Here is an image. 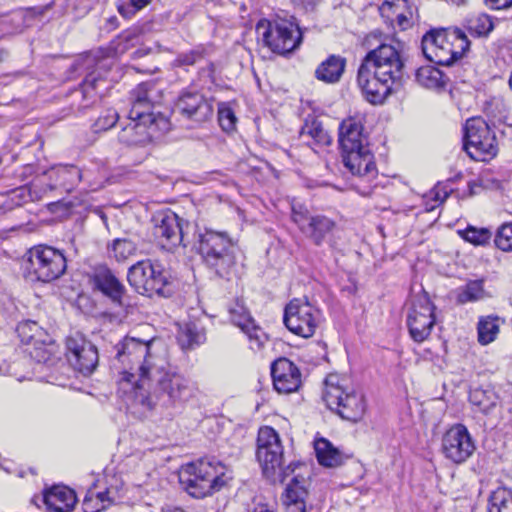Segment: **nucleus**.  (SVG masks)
<instances>
[{"label":"nucleus","instance_id":"15","mask_svg":"<svg viewBox=\"0 0 512 512\" xmlns=\"http://www.w3.org/2000/svg\"><path fill=\"white\" fill-rule=\"evenodd\" d=\"M296 472L290 474V481L281 497L286 512H306L310 486V467L306 463H298Z\"/></svg>","mask_w":512,"mask_h":512},{"label":"nucleus","instance_id":"35","mask_svg":"<svg viewBox=\"0 0 512 512\" xmlns=\"http://www.w3.org/2000/svg\"><path fill=\"white\" fill-rule=\"evenodd\" d=\"M488 296V293L484 289L483 280H471L459 288L456 301L459 304H465L483 300Z\"/></svg>","mask_w":512,"mask_h":512},{"label":"nucleus","instance_id":"58","mask_svg":"<svg viewBox=\"0 0 512 512\" xmlns=\"http://www.w3.org/2000/svg\"><path fill=\"white\" fill-rule=\"evenodd\" d=\"M446 197H447V193H445L444 197H440L438 192H436L435 195H434V199L436 201H439L440 203H442L445 200Z\"/></svg>","mask_w":512,"mask_h":512},{"label":"nucleus","instance_id":"31","mask_svg":"<svg viewBox=\"0 0 512 512\" xmlns=\"http://www.w3.org/2000/svg\"><path fill=\"white\" fill-rule=\"evenodd\" d=\"M16 331L21 342L26 345L46 344L50 341L48 333L32 320L20 322Z\"/></svg>","mask_w":512,"mask_h":512},{"label":"nucleus","instance_id":"40","mask_svg":"<svg viewBox=\"0 0 512 512\" xmlns=\"http://www.w3.org/2000/svg\"><path fill=\"white\" fill-rule=\"evenodd\" d=\"M110 251L116 261L124 262L136 254L137 244L131 239L117 238L113 240Z\"/></svg>","mask_w":512,"mask_h":512},{"label":"nucleus","instance_id":"11","mask_svg":"<svg viewBox=\"0 0 512 512\" xmlns=\"http://www.w3.org/2000/svg\"><path fill=\"white\" fill-rule=\"evenodd\" d=\"M463 148L476 161H487L497 155L498 145L495 133L481 118H471L464 128Z\"/></svg>","mask_w":512,"mask_h":512},{"label":"nucleus","instance_id":"21","mask_svg":"<svg viewBox=\"0 0 512 512\" xmlns=\"http://www.w3.org/2000/svg\"><path fill=\"white\" fill-rule=\"evenodd\" d=\"M176 107L182 115L198 123L209 120L213 115L211 102L197 91L183 92Z\"/></svg>","mask_w":512,"mask_h":512},{"label":"nucleus","instance_id":"33","mask_svg":"<svg viewBox=\"0 0 512 512\" xmlns=\"http://www.w3.org/2000/svg\"><path fill=\"white\" fill-rule=\"evenodd\" d=\"M177 340L182 349H193L206 340L203 328L195 323H186L178 331Z\"/></svg>","mask_w":512,"mask_h":512},{"label":"nucleus","instance_id":"55","mask_svg":"<svg viewBox=\"0 0 512 512\" xmlns=\"http://www.w3.org/2000/svg\"><path fill=\"white\" fill-rule=\"evenodd\" d=\"M138 38V32L136 30H129L123 33L122 39L127 43H134V41Z\"/></svg>","mask_w":512,"mask_h":512},{"label":"nucleus","instance_id":"5","mask_svg":"<svg viewBox=\"0 0 512 512\" xmlns=\"http://www.w3.org/2000/svg\"><path fill=\"white\" fill-rule=\"evenodd\" d=\"M422 52L426 59L442 66H450L469 49L470 42L460 29L432 30L422 37Z\"/></svg>","mask_w":512,"mask_h":512},{"label":"nucleus","instance_id":"14","mask_svg":"<svg viewBox=\"0 0 512 512\" xmlns=\"http://www.w3.org/2000/svg\"><path fill=\"white\" fill-rule=\"evenodd\" d=\"M442 453L455 464L466 462L475 452L476 445L467 427L452 425L442 436Z\"/></svg>","mask_w":512,"mask_h":512},{"label":"nucleus","instance_id":"27","mask_svg":"<svg viewBox=\"0 0 512 512\" xmlns=\"http://www.w3.org/2000/svg\"><path fill=\"white\" fill-rule=\"evenodd\" d=\"M93 285L114 303L122 305L125 287L106 267L97 269L92 277Z\"/></svg>","mask_w":512,"mask_h":512},{"label":"nucleus","instance_id":"56","mask_svg":"<svg viewBox=\"0 0 512 512\" xmlns=\"http://www.w3.org/2000/svg\"><path fill=\"white\" fill-rule=\"evenodd\" d=\"M162 512H186L179 507L166 506L162 508Z\"/></svg>","mask_w":512,"mask_h":512},{"label":"nucleus","instance_id":"32","mask_svg":"<svg viewBox=\"0 0 512 512\" xmlns=\"http://www.w3.org/2000/svg\"><path fill=\"white\" fill-rule=\"evenodd\" d=\"M469 401L473 406L478 407L479 411L488 414L496 407L498 396L489 386L476 387L470 390Z\"/></svg>","mask_w":512,"mask_h":512},{"label":"nucleus","instance_id":"29","mask_svg":"<svg viewBox=\"0 0 512 512\" xmlns=\"http://www.w3.org/2000/svg\"><path fill=\"white\" fill-rule=\"evenodd\" d=\"M314 449L319 464L324 467L335 468L341 466L347 459L344 453L325 438L315 440Z\"/></svg>","mask_w":512,"mask_h":512},{"label":"nucleus","instance_id":"12","mask_svg":"<svg viewBox=\"0 0 512 512\" xmlns=\"http://www.w3.org/2000/svg\"><path fill=\"white\" fill-rule=\"evenodd\" d=\"M321 312L307 299H292L285 307L283 322L297 336L310 338L320 323Z\"/></svg>","mask_w":512,"mask_h":512},{"label":"nucleus","instance_id":"39","mask_svg":"<svg viewBox=\"0 0 512 512\" xmlns=\"http://www.w3.org/2000/svg\"><path fill=\"white\" fill-rule=\"evenodd\" d=\"M493 28V21L487 14L479 13L467 19V29L472 36L486 37Z\"/></svg>","mask_w":512,"mask_h":512},{"label":"nucleus","instance_id":"61","mask_svg":"<svg viewBox=\"0 0 512 512\" xmlns=\"http://www.w3.org/2000/svg\"><path fill=\"white\" fill-rule=\"evenodd\" d=\"M2 163V157L0 156V164Z\"/></svg>","mask_w":512,"mask_h":512},{"label":"nucleus","instance_id":"24","mask_svg":"<svg viewBox=\"0 0 512 512\" xmlns=\"http://www.w3.org/2000/svg\"><path fill=\"white\" fill-rule=\"evenodd\" d=\"M341 152L369 147L368 136L364 134L363 118L353 116L343 120L339 127Z\"/></svg>","mask_w":512,"mask_h":512},{"label":"nucleus","instance_id":"45","mask_svg":"<svg viewBox=\"0 0 512 512\" xmlns=\"http://www.w3.org/2000/svg\"><path fill=\"white\" fill-rule=\"evenodd\" d=\"M206 49L202 46H198L188 52L181 53L175 59V65L177 66H191L202 60L205 56Z\"/></svg>","mask_w":512,"mask_h":512},{"label":"nucleus","instance_id":"25","mask_svg":"<svg viewBox=\"0 0 512 512\" xmlns=\"http://www.w3.org/2000/svg\"><path fill=\"white\" fill-rule=\"evenodd\" d=\"M344 166L351 174L359 177L374 178L377 168L370 147L341 152Z\"/></svg>","mask_w":512,"mask_h":512},{"label":"nucleus","instance_id":"57","mask_svg":"<svg viewBox=\"0 0 512 512\" xmlns=\"http://www.w3.org/2000/svg\"><path fill=\"white\" fill-rule=\"evenodd\" d=\"M8 51L2 47H0V63L5 61L8 57Z\"/></svg>","mask_w":512,"mask_h":512},{"label":"nucleus","instance_id":"16","mask_svg":"<svg viewBox=\"0 0 512 512\" xmlns=\"http://www.w3.org/2000/svg\"><path fill=\"white\" fill-rule=\"evenodd\" d=\"M435 324L434 306L426 295L416 297L407 315L411 338L418 343L425 341Z\"/></svg>","mask_w":512,"mask_h":512},{"label":"nucleus","instance_id":"34","mask_svg":"<svg viewBox=\"0 0 512 512\" xmlns=\"http://www.w3.org/2000/svg\"><path fill=\"white\" fill-rule=\"evenodd\" d=\"M415 78L419 85L427 89H441L446 84L443 73L438 68L431 65L417 69Z\"/></svg>","mask_w":512,"mask_h":512},{"label":"nucleus","instance_id":"8","mask_svg":"<svg viewBox=\"0 0 512 512\" xmlns=\"http://www.w3.org/2000/svg\"><path fill=\"white\" fill-rule=\"evenodd\" d=\"M257 33L271 51L286 54L295 50L302 42V32L299 26L286 19L273 22L262 19L256 26Z\"/></svg>","mask_w":512,"mask_h":512},{"label":"nucleus","instance_id":"28","mask_svg":"<svg viewBox=\"0 0 512 512\" xmlns=\"http://www.w3.org/2000/svg\"><path fill=\"white\" fill-rule=\"evenodd\" d=\"M47 508L54 512H71L77 502L75 492L67 486L55 485L43 495Z\"/></svg>","mask_w":512,"mask_h":512},{"label":"nucleus","instance_id":"60","mask_svg":"<svg viewBox=\"0 0 512 512\" xmlns=\"http://www.w3.org/2000/svg\"><path fill=\"white\" fill-rule=\"evenodd\" d=\"M509 86H510V89L512 90V72H511V75L509 78Z\"/></svg>","mask_w":512,"mask_h":512},{"label":"nucleus","instance_id":"17","mask_svg":"<svg viewBox=\"0 0 512 512\" xmlns=\"http://www.w3.org/2000/svg\"><path fill=\"white\" fill-rule=\"evenodd\" d=\"M292 219L305 237L318 247L328 241L336 227V222L325 215H311L296 209H293Z\"/></svg>","mask_w":512,"mask_h":512},{"label":"nucleus","instance_id":"20","mask_svg":"<svg viewBox=\"0 0 512 512\" xmlns=\"http://www.w3.org/2000/svg\"><path fill=\"white\" fill-rule=\"evenodd\" d=\"M271 376L275 390L281 394L297 391L302 383L299 368L284 357L278 358L271 364Z\"/></svg>","mask_w":512,"mask_h":512},{"label":"nucleus","instance_id":"2","mask_svg":"<svg viewBox=\"0 0 512 512\" xmlns=\"http://www.w3.org/2000/svg\"><path fill=\"white\" fill-rule=\"evenodd\" d=\"M404 61L401 43H382L370 50L358 69L357 83L365 98L372 104H381L400 85Z\"/></svg>","mask_w":512,"mask_h":512},{"label":"nucleus","instance_id":"1","mask_svg":"<svg viewBox=\"0 0 512 512\" xmlns=\"http://www.w3.org/2000/svg\"><path fill=\"white\" fill-rule=\"evenodd\" d=\"M152 345L153 340L125 337L115 346V359L123 375L120 383L130 385L135 401L149 410L157 405L171 407L191 394L188 380L165 370L153 353Z\"/></svg>","mask_w":512,"mask_h":512},{"label":"nucleus","instance_id":"9","mask_svg":"<svg viewBox=\"0 0 512 512\" xmlns=\"http://www.w3.org/2000/svg\"><path fill=\"white\" fill-rule=\"evenodd\" d=\"M66 268V257L58 249L39 245L29 250L27 271L32 280L49 283L60 278Z\"/></svg>","mask_w":512,"mask_h":512},{"label":"nucleus","instance_id":"52","mask_svg":"<svg viewBox=\"0 0 512 512\" xmlns=\"http://www.w3.org/2000/svg\"><path fill=\"white\" fill-rule=\"evenodd\" d=\"M95 63V58L90 55V54H87V55H83L81 57H79L76 62H75V65H76V68L77 69H88L90 68L92 65H94Z\"/></svg>","mask_w":512,"mask_h":512},{"label":"nucleus","instance_id":"44","mask_svg":"<svg viewBox=\"0 0 512 512\" xmlns=\"http://www.w3.org/2000/svg\"><path fill=\"white\" fill-rule=\"evenodd\" d=\"M462 236L466 241L474 245H483L490 240L492 234L488 229H477L469 226L462 232Z\"/></svg>","mask_w":512,"mask_h":512},{"label":"nucleus","instance_id":"54","mask_svg":"<svg viewBox=\"0 0 512 512\" xmlns=\"http://www.w3.org/2000/svg\"><path fill=\"white\" fill-rule=\"evenodd\" d=\"M109 491L99 492L97 494H94L95 502L98 503V505L106 504L107 506L110 504V499L108 498Z\"/></svg>","mask_w":512,"mask_h":512},{"label":"nucleus","instance_id":"48","mask_svg":"<svg viewBox=\"0 0 512 512\" xmlns=\"http://www.w3.org/2000/svg\"><path fill=\"white\" fill-rule=\"evenodd\" d=\"M219 124L224 131H232L235 128L236 117L233 110L226 104H221L218 109Z\"/></svg>","mask_w":512,"mask_h":512},{"label":"nucleus","instance_id":"50","mask_svg":"<svg viewBox=\"0 0 512 512\" xmlns=\"http://www.w3.org/2000/svg\"><path fill=\"white\" fill-rule=\"evenodd\" d=\"M151 0H129V3H121L117 6V10L120 15L124 18H131L137 11H140L148 4Z\"/></svg>","mask_w":512,"mask_h":512},{"label":"nucleus","instance_id":"37","mask_svg":"<svg viewBox=\"0 0 512 512\" xmlns=\"http://www.w3.org/2000/svg\"><path fill=\"white\" fill-rule=\"evenodd\" d=\"M488 512H512V490L499 487L489 496Z\"/></svg>","mask_w":512,"mask_h":512},{"label":"nucleus","instance_id":"36","mask_svg":"<svg viewBox=\"0 0 512 512\" xmlns=\"http://www.w3.org/2000/svg\"><path fill=\"white\" fill-rule=\"evenodd\" d=\"M500 319L497 316H485L479 319L477 325L478 341L482 345H487L493 342L500 329Z\"/></svg>","mask_w":512,"mask_h":512},{"label":"nucleus","instance_id":"43","mask_svg":"<svg viewBox=\"0 0 512 512\" xmlns=\"http://www.w3.org/2000/svg\"><path fill=\"white\" fill-rule=\"evenodd\" d=\"M100 81L102 80L96 76L94 72L89 73L85 77L80 85V92L83 96V99L90 100L91 102H94L97 99L98 93L96 91V87Z\"/></svg>","mask_w":512,"mask_h":512},{"label":"nucleus","instance_id":"42","mask_svg":"<svg viewBox=\"0 0 512 512\" xmlns=\"http://www.w3.org/2000/svg\"><path fill=\"white\" fill-rule=\"evenodd\" d=\"M39 197L36 195V193L32 192L31 187L29 186H21L11 192V195L6 200L7 208H11L9 202H12L13 204L20 206L23 203H26L28 201H34L38 199Z\"/></svg>","mask_w":512,"mask_h":512},{"label":"nucleus","instance_id":"7","mask_svg":"<svg viewBox=\"0 0 512 512\" xmlns=\"http://www.w3.org/2000/svg\"><path fill=\"white\" fill-rule=\"evenodd\" d=\"M323 400L327 407L335 411L342 419L357 422L366 411L364 396L353 389H347L339 384L336 375H330L325 380Z\"/></svg>","mask_w":512,"mask_h":512},{"label":"nucleus","instance_id":"38","mask_svg":"<svg viewBox=\"0 0 512 512\" xmlns=\"http://www.w3.org/2000/svg\"><path fill=\"white\" fill-rule=\"evenodd\" d=\"M388 7L396 14L397 24L402 30L411 27V6L408 0H386L383 3V8Z\"/></svg>","mask_w":512,"mask_h":512},{"label":"nucleus","instance_id":"30","mask_svg":"<svg viewBox=\"0 0 512 512\" xmlns=\"http://www.w3.org/2000/svg\"><path fill=\"white\" fill-rule=\"evenodd\" d=\"M345 66V58L339 55H330L317 67L315 76L325 83H336L340 80Z\"/></svg>","mask_w":512,"mask_h":512},{"label":"nucleus","instance_id":"26","mask_svg":"<svg viewBox=\"0 0 512 512\" xmlns=\"http://www.w3.org/2000/svg\"><path fill=\"white\" fill-rule=\"evenodd\" d=\"M129 118V123L122 128L119 133L120 142L126 145H141L149 142L155 131H166L167 129H160L159 126L153 125L151 127L149 120L143 118Z\"/></svg>","mask_w":512,"mask_h":512},{"label":"nucleus","instance_id":"13","mask_svg":"<svg viewBox=\"0 0 512 512\" xmlns=\"http://www.w3.org/2000/svg\"><path fill=\"white\" fill-rule=\"evenodd\" d=\"M66 357L74 370L84 376L91 375L99 363L97 347L80 333L67 337Z\"/></svg>","mask_w":512,"mask_h":512},{"label":"nucleus","instance_id":"4","mask_svg":"<svg viewBox=\"0 0 512 512\" xmlns=\"http://www.w3.org/2000/svg\"><path fill=\"white\" fill-rule=\"evenodd\" d=\"M256 458L262 468L263 475L270 481L281 483L290 477V474L296 472V465L299 463L291 462L283 467V445L279 434L270 426L259 429Z\"/></svg>","mask_w":512,"mask_h":512},{"label":"nucleus","instance_id":"59","mask_svg":"<svg viewBox=\"0 0 512 512\" xmlns=\"http://www.w3.org/2000/svg\"><path fill=\"white\" fill-rule=\"evenodd\" d=\"M254 512H273V511H270L264 507H259Z\"/></svg>","mask_w":512,"mask_h":512},{"label":"nucleus","instance_id":"6","mask_svg":"<svg viewBox=\"0 0 512 512\" xmlns=\"http://www.w3.org/2000/svg\"><path fill=\"white\" fill-rule=\"evenodd\" d=\"M237 243L226 232L205 230L199 234L197 250L207 266L224 277L236 262Z\"/></svg>","mask_w":512,"mask_h":512},{"label":"nucleus","instance_id":"51","mask_svg":"<svg viewBox=\"0 0 512 512\" xmlns=\"http://www.w3.org/2000/svg\"><path fill=\"white\" fill-rule=\"evenodd\" d=\"M106 508H107L106 504L98 505V503L95 502L93 492H89L85 496L83 503H82V509L84 512H100Z\"/></svg>","mask_w":512,"mask_h":512},{"label":"nucleus","instance_id":"22","mask_svg":"<svg viewBox=\"0 0 512 512\" xmlns=\"http://www.w3.org/2000/svg\"><path fill=\"white\" fill-rule=\"evenodd\" d=\"M230 320L238 326L248 337L250 348L253 350H260L267 340L265 333L258 327L245 306L236 302L229 308Z\"/></svg>","mask_w":512,"mask_h":512},{"label":"nucleus","instance_id":"3","mask_svg":"<svg viewBox=\"0 0 512 512\" xmlns=\"http://www.w3.org/2000/svg\"><path fill=\"white\" fill-rule=\"evenodd\" d=\"M231 479V471L214 460L200 459L183 465L179 471L180 484L195 498H204L220 491Z\"/></svg>","mask_w":512,"mask_h":512},{"label":"nucleus","instance_id":"47","mask_svg":"<svg viewBox=\"0 0 512 512\" xmlns=\"http://www.w3.org/2000/svg\"><path fill=\"white\" fill-rule=\"evenodd\" d=\"M33 348L29 351L30 356L39 363H47L51 360L53 354V343L52 340L46 342V344L32 345Z\"/></svg>","mask_w":512,"mask_h":512},{"label":"nucleus","instance_id":"19","mask_svg":"<svg viewBox=\"0 0 512 512\" xmlns=\"http://www.w3.org/2000/svg\"><path fill=\"white\" fill-rule=\"evenodd\" d=\"M153 234L159 244L166 250H173L183 242L181 219L174 212L167 210L156 213Z\"/></svg>","mask_w":512,"mask_h":512},{"label":"nucleus","instance_id":"23","mask_svg":"<svg viewBox=\"0 0 512 512\" xmlns=\"http://www.w3.org/2000/svg\"><path fill=\"white\" fill-rule=\"evenodd\" d=\"M43 175L49 180L45 190H59L66 193L73 191L83 178L82 171L74 165L53 166Z\"/></svg>","mask_w":512,"mask_h":512},{"label":"nucleus","instance_id":"53","mask_svg":"<svg viewBox=\"0 0 512 512\" xmlns=\"http://www.w3.org/2000/svg\"><path fill=\"white\" fill-rule=\"evenodd\" d=\"M487 6L491 9H506L512 6V0H485Z\"/></svg>","mask_w":512,"mask_h":512},{"label":"nucleus","instance_id":"46","mask_svg":"<svg viewBox=\"0 0 512 512\" xmlns=\"http://www.w3.org/2000/svg\"><path fill=\"white\" fill-rule=\"evenodd\" d=\"M495 244L503 251H512V222L503 224L498 229Z\"/></svg>","mask_w":512,"mask_h":512},{"label":"nucleus","instance_id":"10","mask_svg":"<svg viewBox=\"0 0 512 512\" xmlns=\"http://www.w3.org/2000/svg\"><path fill=\"white\" fill-rule=\"evenodd\" d=\"M127 279L130 286L141 295L157 294L167 297L171 293L167 274L159 263L151 260H142L132 265Z\"/></svg>","mask_w":512,"mask_h":512},{"label":"nucleus","instance_id":"41","mask_svg":"<svg viewBox=\"0 0 512 512\" xmlns=\"http://www.w3.org/2000/svg\"><path fill=\"white\" fill-rule=\"evenodd\" d=\"M300 134L302 137H311L317 144L320 145H329L331 143L329 134L324 130L321 122L317 120L305 123L301 129Z\"/></svg>","mask_w":512,"mask_h":512},{"label":"nucleus","instance_id":"49","mask_svg":"<svg viewBox=\"0 0 512 512\" xmlns=\"http://www.w3.org/2000/svg\"><path fill=\"white\" fill-rule=\"evenodd\" d=\"M119 115L114 109H107L99 116V118L94 123V128L96 132L106 131L112 128L117 120Z\"/></svg>","mask_w":512,"mask_h":512},{"label":"nucleus","instance_id":"18","mask_svg":"<svg viewBox=\"0 0 512 512\" xmlns=\"http://www.w3.org/2000/svg\"><path fill=\"white\" fill-rule=\"evenodd\" d=\"M153 89L154 84L152 82H143L132 90L129 117L133 119L144 117V120L150 121L151 127L156 125L160 129H169V122L166 117L160 114L156 115L152 111L154 101L152 97Z\"/></svg>","mask_w":512,"mask_h":512}]
</instances>
